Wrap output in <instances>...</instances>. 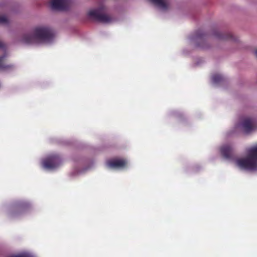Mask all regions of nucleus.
<instances>
[{"mask_svg": "<svg viewBox=\"0 0 257 257\" xmlns=\"http://www.w3.org/2000/svg\"><path fill=\"white\" fill-rule=\"evenodd\" d=\"M245 157L239 158L234 160L236 167L241 170L250 171H257V145L247 150Z\"/></svg>", "mask_w": 257, "mask_h": 257, "instance_id": "2", "label": "nucleus"}, {"mask_svg": "<svg viewBox=\"0 0 257 257\" xmlns=\"http://www.w3.org/2000/svg\"><path fill=\"white\" fill-rule=\"evenodd\" d=\"M232 149V148L231 146L224 145L221 148L220 152L224 158L229 159L230 157Z\"/></svg>", "mask_w": 257, "mask_h": 257, "instance_id": "9", "label": "nucleus"}, {"mask_svg": "<svg viewBox=\"0 0 257 257\" xmlns=\"http://www.w3.org/2000/svg\"><path fill=\"white\" fill-rule=\"evenodd\" d=\"M54 38V33L51 28L39 26L35 27L30 32L18 35L15 41L26 45L49 44L53 41Z\"/></svg>", "mask_w": 257, "mask_h": 257, "instance_id": "1", "label": "nucleus"}, {"mask_svg": "<svg viewBox=\"0 0 257 257\" xmlns=\"http://www.w3.org/2000/svg\"><path fill=\"white\" fill-rule=\"evenodd\" d=\"M106 165L109 169H121L127 165V161L120 159H114L108 160L106 162Z\"/></svg>", "mask_w": 257, "mask_h": 257, "instance_id": "8", "label": "nucleus"}, {"mask_svg": "<svg viewBox=\"0 0 257 257\" xmlns=\"http://www.w3.org/2000/svg\"><path fill=\"white\" fill-rule=\"evenodd\" d=\"M9 22L8 18L5 16H0V24H6Z\"/></svg>", "mask_w": 257, "mask_h": 257, "instance_id": "13", "label": "nucleus"}, {"mask_svg": "<svg viewBox=\"0 0 257 257\" xmlns=\"http://www.w3.org/2000/svg\"><path fill=\"white\" fill-rule=\"evenodd\" d=\"M256 128L255 120L249 117L241 118L238 123L235 125V128L244 133H249Z\"/></svg>", "mask_w": 257, "mask_h": 257, "instance_id": "3", "label": "nucleus"}, {"mask_svg": "<svg viewBox=\"0 0 257 257\" xmlns=\"http://www.w3.org/2000/svg\"><path fill=\"white\" fill-rule=\"evenodd\" d=\"M253 54L255 57L257 58V48H255L253 51Z\"/></svg>", "mask_w": 257, "mask_h": 257, "instance_id": "14", "label": "nucleus"}, {"mask_svg": "<svg viewBox=\"0 0 257 257\" xmlns=\"http://www.w3.org/2000/svg\"><path fill=\"white\" fill-rule=\"evenodd\" d=\"M158 10L165 12L169 10L171 6L172 0H149Z\"/></svg>", "mask_w": 257, "mask_h": 257, "instance_id": "6", "label": "nucleus"}, {"mask_svg": "<svg viewBox=\"0 0 257 257\" xmlns=\"http://www.w3.org/2000/svg\"><path fill=\"white\" fill-rule=\"evenodd\" d=\"M70 0H52L51 8L54 10L64 11L69 8Z\"/></svg>", "mask_w": 257, "mask_h": 257, "instance_id": "7", "label": "nucleus"}, {"mask_svg": "<svg viewBox=\"0 0 257 257\" xmlns=\"http://www.w3.org/2000/svg\"><path fill=\"white\" fill-rule=\"evenodd\" d=\"M61 164V159L57 155L50 156L42 162V167L47 170H54L58 168Z\"/></svg>", "mask_w": 257, "mask_h": 257, "instance_id": "4", "label": "nucleus"}, {"mask_svg": "<svg viewBox=\"0 0 257 257\" xmlns=\"http://www.w3.org/2000/svg\"><path fill=\"white\" fill-rule=\"evenodd\" d=\"M88 16L92 19L104 23H109L112 21V19L109 16L103 13L102 8L90 10Z\"/></svg>", "mask_w": 257, "mask_h": 257, "instance_id": "5", "label": "nucleus"}, {"mask_svg": "<svg viewBox=\"0 0 257 257\" xmlns=\"http://www.w3.org/2000/svg\"><path fill=\"white\" fill-rule=\"evenodd\" d=\"M216 37L220 39L226 40L232 38V35L230 33L224 34L219 33L217 34Z\"/></svg>", "mask_w": 257, "mask_h": 257, "instance_id": "12", "label": "nucleus"}, {"mask_svg": "<svg viewBox=\"0 0 257 257\" xmlns=\"http://www.w3.org/2000/svg\"><path fill=\"white\" fill-rule=\"evenodd\" d=\"M5 57H0V68L3 70H9L14 67L12 65H6L4 64V59Z\"/></svg>", "mask_w": 257, "mask_h": 257, "instance_id": "10", "label": "nucleus"}, {"mask_svg": "<svg viewBox=\"0 0 257 257\" xmlns=\"http://www.w3.org/2000/svg\"><path fill=\"white\" fill-rule=\"evenodd\" d=\"M211 79L213 84H217L223 80V77L221 74L216 73L212 75Z\"/></svg>", "mask_w": 257, "mask_h": 257, "instance_id": "11", "label": "nucleus"}]
</instances>
